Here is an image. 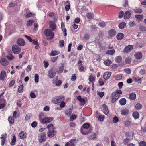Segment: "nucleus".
Here are the masks:
<instances>
[{"mask_svg":"<svg viewBox=\"0 0 146 146\" xmlns=\"http://www.w3.org/2000/svg\"><path fill=\"white\" fill-rule=\"evenodd\" d=\"M47 128L48 129L47 134L48 136L50 137H52L56 134V131L55 130L53 125L52 124L48 125Z\"/></svg>","mask_w":146,"mask_h":146,"instance_id":"nucleus-1","label":"nucleus"},{"mask_svg":"<svg viewBox=\"0 0 146 146\" xmlns=\"http://www.w3.org/2000/svg\"><path fill=\"white\" fill-rule=\"evenodd\" d=\"M64 99V96H60L53 98L52 100V102L53 103L56 104L63 101Z\"/></svg>","mask_w":146,"mask_h":146,"instance_id":"nucleus-2","label":"nucleus"},{"mask_svg":"<svg viewBox=\"0 0 146 146\" xmlns=\"http://www.w3.org/2000/svg\"><path fill=\"white\" fill-rule=\"evenodd\" d=\"M44 34L47 37H49L50 39H52L54 37V34L50 30L46 29L44 31Z\"/></svg>","mask_w":146,"mask_h":146,"instance_id":"nucleus-3","label":"nucleus"},{"mask_svg":"<svg viewBox=\"0 0 146 146\" xmlns=\"http://www.w3.org/2000/svg\"><path fill=\"white\" fill-rule=\"evenodd\" d=\"M12 51L15 54H18L20 52L21 48V47L17 45H15L12 46Z\"/></svg>","mask_w":146,"mask_h":146,"instance_id":"nucleus-4","label":"nucleus"},{"mask_svg":"<svg viewBox=\"0 0 146 146\" xmlns=\"http://www.w3.org/2000/svg\"><path fill=\"white\" fill-rule=\"evenodd\" d=\"M116 93L113 92L111 95V101L112 103L115 102L116 100L120 96L119 95L116 94Z\"/></svg>","mask_w":146,"mask_h":146,"instance_id":"nucleus-5","label":"nucleus"},{"mask_svg":"<svg viewBox=\"0 0 146 146\" xmlns=\"http://www.w3.org/2000/svg\"><path fill=\"white\" fill-rule=\"evenodd\" d=\"M54 68H51L49 70L48 72V76L49 78H52L55 76L56 72Z\"/></svg>","mask_w":146,"mask_h":146,"instance_id":"nucleus-6","label":"nucleus"},{"mask_svg":"<svg viewBox=\"0 0 146 146\" xmlns=\"http://www.w3.org/2000/svg\"><path fill=\"white\" fill-rule=\"evenodd\" d=\"M53 119V118L52 117L43 118L42 119V123H48L52 121Z\"/></svg>","mask_w":146,"mask_h":146,"instance_id":"nucleus-7","label":"nucleus"},{"mask_svg":"<svg viewBox=\"0 0 146 146\" xmlns=\"http://www.w3.org/2000/svg\"><path fill=\"white\" fill-rule=\"evenodd\" d=\"M46 134L44 133H41L39 137V140L40 143H42L45 141Z\"/></svg>","mask_w":146,"mask_h":146,"instance_id":"nucleus-8","label":"nucleus"},{"mask_svg":"<svg viewBox=\"0 0 146 146\" xmlns=\"http://www.w3.org/2000/svg\"><path fill=\"white\" fill-rule=\"evenodd\" d=\"M133 48V46L129 45L126 46L123 50V52L125 53H127L131 51Z\"/></svg>","mask_w":146,"mask_h":146,"instance_id":"nucleus-9","label":"nucleus"},{"mask_svg":"<svg viewBox=\"0 0 146 146\" xmlns=\"http://www.w3.org/2000/svg\"><path fill=\"white\" fill-rule=\"evenodd\" d=\"M101 109L102 111L105 114L107 115L108 114V110L106 105L103 104L101 107Z\"/></svg>","mask_w":146,"mask_h":146,"instance_id":"nucleus-10","label":"nucleus"},{"mask_svg":"<svg viewBox=\"0 0 146 146\" xmlns=\"http://www.w3.org/2000/svg\"><path fill=\"white\" fill-rule=\"evenodd\" d=\"M76 141V139H72L66 143L65 146H74V143Z\"/></svg>","mask_w":146,"mask_h":146,"instance_id":"nucleus-11","label":"nucleus"},{"mask_svg":"<svg viewBox=\"0 0 146 146\" xmlns=\"http://www.w3.org/2000/svg\"><path fill=\"white\" fill-rule=\"evenodd\" d=\"M116 33V31L115 30L113 29H111L108 32L109 38H111L115 35Z\"/></svg>","mask_w":146,"mask_h":146,"instance_id":"nucleus-12","label":"nucleus"},{"mask_svg":"<svg viewBox=\"0 0 146 146\" xmlns=\"http://www.w3.org/2000/svg\"><path fill=\"white\" fill-rule=\"evenodd\" d=\"M111 73L110 72H106L104 73L103 77L104 79L107 80L110 77Z\"/></svg>","mask_w":146,"mask_h":146,"instance_id":"nucleus-13","label":"nucleus"},{"mask_svg":"<svg viewBox=\"0 0 146 146\" xmlns=\"http://www.w3.org/2000/svg\"><path fill=\"white\" fill-rule=\"evenodd\" d=\"M19 139H22L26 138L27 137L26 133L25 132L23 131L20 132L19 134Z\"/></svg>","mask_w":146,"mask_h":146,"instance_id":"nucleus-14","label":"nucleus"},{"mask_svg":"<svg viewBox=\"0 0 146 146\" xmlns=\"http://www.w3.org/2000/svg\"><path fill=\"white\" fill-rule=\"evenodd\" d=\"M6 76V72L3 70L0 74V80H3Z\"/></svg>","mask_w":146,"mask_h":146,"instance_id":"nucleus-15","label":"nucleus"},{"mask_svg":"<svg viewBox=\"0 0 146 146\" xmlns=\"http://www.w3.org/2000/svg\"><path fill=\"white\" fill-rule=\"evenodd\" d=\"M49 22L51 23L49 25V27L52 30H54L56 28V26L54 23L51 21H49Z\"/></svg>","mask_w":146,"mask_h":146,"instance_id":"nucleus-16","label":"nucleus"},{"mask_svg":"<svg viewBox=\"0 0 146 146\" xmlns=\"http://www.w3.org/2000/svg\"><path fill=\"white\" fill-rule=\"evenodd\" d=\"M1 64L3 66H6L8 64L7 60L5 58H1L0 61Z\"/></svg>","mask_w":146,"mask_h":146,"instance_id":"nucleus-17","label":"nucleus"},{"mask_svg":"<svg viewBox=\"0 0 146 146\" xmlns=\"http://www.w3.org/2000/svg\"><path fill=\"white\" fill-rule=\"evenodd\" d=\"M17 43L18 44L21 46L24 45L25 44V42L22 39H19L17 41Z\"/></svg>","mask_w":146,"mask_h":146,"instance_id":"nucleus-18","label":"nucleus"},{"mask_svg":"<svg viewBox=\"0 0 146 146\" xmlns=\"http://www.w3.org/2000/svg\"><path fill=\"white\" fill-rule=\"evenodd\" d=\"M131 15V14L130 11H127L125 13L124 16V18L126 19H128L130 17Z\"/></svg>","mask_w":146,"mask_h":146,"instance_id":"nucleus-19","label":"nucleus"},{"mask_svg":"<svg viewBox=\"0 0 146 146\" xmlns=\"http://www.w3.org/2000/svg\"><path fill=\"white\" fill-rule=\"evenodd\" d=\"M61 27L63 31V32L64 33V36H66L67 35L66 29L65 28V25L64 23H62L61 24Z\"/></svg>","mask_w":146,"mask_h":146,"instance_id":"nucleus-20","label":"nucleus"},{"mask_svg":"<svg viewBox=\"0 0 146 146\" xmlns=\"http://www.w3.org/2000/svg\"><path fill=\"white\" fill-rule=\"evenodd\" d=\"M135 57L136 59H140L142 57V54L140 52H138L135 54Z\"/></svg>","mask_w":146,"mask_h":146,"instance_id":"nucleus-21","label":"nucleus"},{"mask_svg":"<svg viewBox=\"0 0 146 146\" xmlns=\"http://www.w3.org/2000/svg\"><path fill=\"white\" fill-rule=\"evenodd\" d=\"M124 34L122 33H119L117 35V38L119 40H121L123 39L124 37Z\"/></svg>","mask_w":146,"mask_h":146,"instance_id":"nucleus-22","label":"nucleus"},{"mask_svg":"<svg viewBox=\"0 0 146 146\" xmlns=\"http://www.w3.org/2000/svg\"><path fill=\"white\" fill-rule=\"evenodd\" d=\"M86 16L88 19H91L93 18L94 15L92 13H88L86 14Z\"/></svg>","mask_w":146,"mask_h":146,"instance_id":"nucleus-23","label":"nucleus"},{"mask_svg":"<svg viewBox=\"0 0 146 146\" xmlns=\"http://www.w3.org/2000/svg\"><path fill=\"white\" fill-rule=\"evenodd\" d=\"M104 63L106 65L108 66H110L112 63V62L111 60L109 59H108L104 62Z\"/></svg>","mask_w":146,"mask_h":146,"instance_id":"nucleus-24","label":"nucleus"},{"mask_svg":"<svg viewBox=\"0 0 146 146\" xmlns=\"http://www.w3.org/2000/svg\"><path fill=\"white\" fill-rule=\"evenodd\" d=\"M59 54L60 52L58 51L52 50L50 55L52 56H55L58 55Z\"/></svg>","mask_w":146,"mask_h":146,"instance_id":"nucleus-25","label":"nucleus"},{"mask_svg":"<svg viewBox=\"0 0 146 146\" xmlns=\"http://www.w3.org/2000/svg\"><path fill=\"white\" fill-rule=\"evenodd\" d=\"M115 53V51L114 49L108 50L106 52V54L112 55Z\"/></svg>","mask_w":146,"mask_h":146,"instance_id":"nucleus-26","label":"nucleus"},{"mask_svg":"<svg viewBox=\"0 0 146 146\" xmlns=\"http://www.w3.org/2000/svg\"><path fill=\"white\" fill-rule=\"evenodd\" d=\"M119 103L121 105H124L126 104V100L124 98H122L120 100Z\"/></svg>","mask_w":146,"mask_h":146,"instance_id":"nucleus-27","label":"nucleus"},{"mask_svg":"<svg viewBox=\"0 0 146 146\" xmlns=\"http://www.w3.org/2000/svg\"><path fill=\"white\" fill-rule=\"evenodd\" d=\"M133 116L135 119L139 118V113L137 112H135L133 113Z\"/></svg>","mask_w":146,"mask_h":146,"instance_id":"nucleus-28","label":"nucleus"},{"mask_svg":"<svg viewBox=\"0 0 146 146\" xmlns=\"http://www.w3.org/2000/svg\"><path fill=\"white\" fill-rule=\"evenodd\" d=\"M129 97L132 100H135L136 98V95L134 93H132L129 94Z\"/></svg>","mask_w":146,"mask_h":146,"instance_id":"nucleus-29","label":"nucleus"},{"mask_svg":"<svg viewBox=\"0 0 146 146\" xmlns=\"http://www.w3.org/2000/svg\"><path fill=\"white\" fill-rule=\"evenodd\" d=\"M96 133H93V134L90 136H89L88 137V139L90 140H92L96 138Z\"/></svg>","mask_w":146,"mask_h":146,"instance_id":"nucleus-30","label":"nucleus"},{"mask_svg":"<svg viewBox=\"0 0 146 146\" xmlns=\"http://www.w3.org/2000/svg\"><path fill=\"white\" fill-rule=\"evenodd\" d=\"M8 121L11 124H13L14 122V119L11 116L9 117L8 119Z\"/></svg>","mask_w":146,"mask_h":146,"instance_id":"nucleus-31","label":"nucleus"},{"mask_svg":"<svg viewBox=\"0 0 146 146\" xmlns=\"http://www.w3.org/2000/svg\"><path fill=\"white\" fill-rule=\"evenodd\" d=\"M16 141V138L15 135L13 136V138L12 139V141L10 143L11 145L13 146L15 145V143Z\"/></svg>","mask_w":146,"mask_h":146,"instance_id":"nucleus-32","label":"nucleus"},{"mask_svg":"<svg viewBox=\"0 0 146 146\" xmlns=\"http://www.w3.org/2000/svg\"><path fill=\"white\" fill-rule=\"evenodd\" d=\"M142 105L140 103L137 104L135 106L136 109L137 110H141L142 108Z\"/></svg>","mask_w":146,"mask_h":146,"instance_id":"nucleus-33","label":"nucleus"},{"mask_svg":"<svg viewBox=\"0 0 146 146\" xmlns=\"http://www.w3.org/2000/svg\"><path fill=\"white\" fill-rule=\"evenodd\" d=\"M126 25V23L125 22H123L119 24V27L121 29H123L125 27Z\"/></svg>","mask_w":146,"mask_h":146,"instance_id":"nucleus-34","label":"nucleus"},{"mask_svg":"<svg viewBox=\"0 0 146 146\" xmlns=\"http://www.w3.org/2000/svg\"><path fill=\"white\" fill-rule=\"evenodd\" d=\"M115 61L118 63L121 62L122 61V58L120 56H118L117 57L115 58Z\"/></svg>","mask_w":146,"mask_h":146,"instance_id":"nucleus-35","label":"nucleus"},{"mask_svg":"<svg viewBox=\"0 0 146 146\" xmlns=\"http://www.w3.org/2000/svg\"><path fill=\"white\" fill-rule=\"evenodd\" d=\"M77 99L80 102L83 103L84 104L85 103V100L84 98H82L81 96H79L77 97Z\"/></svg>","mask_w":146,"mask_h":146,"instance_id":"nucleus-36","label":"nucleus"},{"mask_svg":"<svg viewBox=\"0 0 146 146\" xmlns=\"http://www.w3.org/2000/svg\"><path fill=\"white\" fill-rule=\"evenodd\" d=\"M77 117V116L75 114H72L70 116V120L71 121H72L75 119Z\"/></svg>","mask_w":146,"mask_h":146,"instance_id":"nucleus-37","label":"nucleus"},{"mask_svg":"<svg viewBox=\"0 0 146 146\" xmlns=\"http://www.w3.org/2000/svg\"><path fill=\"white\" fill-rule=\"evenodd\" d=\"M89 81L91 82L92 83V85H94L93 82L94 81V77H93L92 75H91L90 76V77L89 78Z\"/></svg>","mask_w":146,"mask_h":146,"instance_id":"nucleus-38","label":"nucleus"},{"mask_svg":"<svg viewBox=\"0 0 146 146\" xmlns=\"http://www.w3.org/2000/svg\"><path fill=\"white\" fill-rule=\"evenodd\" d=\"M128 112L129 111L125 109L121 111V113L123 115H126L128 114Z\"/></svg>","mask_w":146,"mask_h":146,"instance_id":"nucleus-39","label":"nucleus"},{"mask_svg":"<svg viewBox=\"0 0 146 146\" xmlns=\"http://www.w3.org/2000/svg\"><path fill=\"white\" fill-rule=\"evenodd\" d=\"M72 111L71 109H68L65 111V114L67 115H70L72 113Z\"/></svg>","mask_w":146,"mask_h":146,"instance_id":"nucleus-40","label":"nucleus"},{"mask_svg":"<svg viewBox=\"0 0 146 146\" xmlns=\"http://www.w3.org/2000/svg\"><path fill=\"white\" fill-rule=\"evenodd\" d=\"M131 61V59L130 58H127L125 60V62L126 64H129L130 63Z\"/></svg>","mask_w":146,"mask_h":146,"instance_id":"nucleus-41","label":"nucleus"},{"mask_svg":"<svg viewBox=\"0 0 146 146\" xmlns=\"http://www.w3.org/2000/svg\"><path fill=\"white\" fill-rule=\"evenodd\" d=\"M134 12L137 13H141L142 12V10L139 8L136 9L134 10Z\"/></svg>","mask_w":146,"mask_h":146,"instance_id":"nucleus-42","label":"nucleus"},{"mask_svg":"<svg viewBox=\"0 0 146 146\" xmlns=\"http://www.w3.org/2000/svg\"><path fill=\"white\" fill-rule=\"evenodd\" d=\"M98 25L100 27L102 28H104L106 26V24L104 22H100L98 23Z\"/></svg>","mask_w":146,"mask_h":146,"instance_id":"nucleus-43","label":"nucleus"},{"mask_svg":"<svg viewBox=\"0 0 146 146\" xmlns=\"http://www.w3.org/2000/svg\"><path fill=\"white\" fill-rule=\"evenodd\" d=\"M23 85H21L19 87L18 90V92L19 93H21L23 92Z\"/></svg>","mask_w":146,"mask_h":146,"instance_id":"nucleus-44","label":"nucleus"},{"mask_svg":"<svg viewBox=\"0 0 146 146\" xmlns=\"http://www.w3.org/2000/svg\"><path fill=\"white\" fill-rule=\"evenodd\" d=\"M34 22V21L33 20H29L27 21V26H30Z\"/></svg>","mask_w":146,"mask_h":146,"instance_id":"nucleus-45","label":"nucleus"},{"mask_svg":"<svg viewBox=\"0 0 146 146\" xmlns=\"http://www.w3.org/2000/svg\"><path fill=\"white\" fill-rule=\"evenodd\" d=\"M31 115L30 113H27L26 114L25 117V119L26 121L29 120L30 119V117H31Z\"/></svg>","mask_w":146,"mask_h":146,"instance_id":"nucleus-46","label":"nucleus"},{"mask_svg":"<svg viewBox=\"0 0 146 146\" xmlns=\"http://www.w3.org/2000/svg\"><path fill=\"white\" fill-rule=\"evenodd\" d=\"M7 58L9 60H11L14 58V57L11 54H9V55L7 56Z\"/></svg>","mask_w":146,"mask_h":146,"instance_id":"nucleus-47","label":"nucleus"},{"mask_svg":"<svg viewBox=\"0 0 146 146\" xmlns=\"http://www.w3.org/2000/svg\"><path fill=\"white\" fill-rule=\"evenodd\" d=\"M64 68V66H62L60 67L59 68V70L57 71V72L58 73H61L63 70Z\"/></svg>","mask_w":146,"mask_h":146,"instance_id":"nucleus-48","label":"nucleus"},{"mask_svg":"<svg viewBox=\"0 0 146 146\" xmlns=\"http://www.w3.org/2000/svg\"><path fill=\"white\" fill-rule=\"evenodd\" d=\"M64 40H61L59 41V44L60 47H63L64 45Z\"/></svg>","mask_w":146,"mask_h":146,"instance_id":"nucleus-49","label":"nucleus"},{"mask_svg":"<svg viewBox=\"0 0 146 146\" xmlns=\"http://www.w3.org/2000/svg\"><path fill=\"white\" fill-rule=\"evenodd\" d=\"M39 76L36 74L35 76V81L37 83L38 82Z\"/></svg>","mask_w":146,"mask_h":146,"instance_id":"nucleus-50","label":"nucleus"},{"mask_svg":"<svg viewBox=\"0 0 146 146\" xmlns=\"http://www.w3.org/2000/svg\"><path fill=\"white\" fill-rule=\"evenodd\" d=\"M31 65H28L26 68L27 72H29L31 70Z\"/></svg>","mask_w":146,"mask_h":146,"instance_id":"nucleus-51","label":"nucleus"},{"mask_svg":"<svg viewBox=\"0 0 146 146\" xmlns=\"http://www.w3.org/2000/svg\"><path fill=\"white\" fill-rule=\"evenodd\" d=\"M129 25L130 27H133L135 25V22L134 21H131L129 23Z\"/></svg>","mask_w":146,"mask_h":146,"instance_id":"nucleus-52","label":"nucleus"},{"mask_svg":"<svg viewBox=\"0 0 146 146\" xmlns=\"http://www.w3.org/2000/svg\"><path fill=\"white\" fill-rule=\"evenodd\" d=\"M34 15H35L34 14L30 12L27 13L26 15V17L27 18H28L32 16L34 17Z\"/></svg>","mask_w":146,"mask_h":146,"instance_id":"nucleus-53","label":"nucleus"},{"mask_svg":"<svg viewBox=\"0 0 146 146\" xmlns=\"http://www.w3.org/2000/svg\"><path fill=\"white\" fill-rule=\"evenodd\" d=\"M82 127L84 128L88 129L90 127V124L88 123H85L83 125Z\"/></svg>","mask_w":146,"mask_h":146,"instance_id":"nucleus-54","label":"nucleus"},{"mask_svg":"<svg viewBox=\"0 0 146 146\" xmlns=\"http://www.w3.org/2000/svg\"><path fill=\"white\" fill-rule=\"evenodd\" d=\"M124 15V12L123 11H121L119 13L118 18H121L123 17Z\"/></svg>","mask_w":146,"mask_h":146,"instance_id":"nucleus-55","label":"nucleus"},{"mask_svg":"<svg viewBox=\"0 0 146 146\" xmlns=\"http://www.w3.org/2000/svg\"><path fill=\"white\" fill-rule=\"evenodd\" d=\"M143 15H135V17L136 18L139 19H142L143 17Z\"/></svg>","mask_w":146,"mask_h":146,"instance_id":"nucleus-56","label":"nucleus"},{"mask_svg":"<svg viewBox=\"0 0 146 146\" xmlns=\"http://www.w3.org/2000/svg\"><path fill=\"white\" fill-rule=\"evenodd\" d=\"M119 121V119L117 116H115L113 119V122L114 123H116Z\"/></svg>","mask_w":146,"mask_h":146,"instance_id":"nucleus-57","label":"nucleus"},{"mask_svg":"<svg viewBox=\"0 0 146 146\" xmlns=\"http://www.w3.org/2000/svg\"><path fill=\"white\" fill-rule=\"evenodd\" d=\"M43 116L42 114H39V115L38 117H39V120L40 121V122L42 123V119L43 118Z\"/></svg>","mask_w":146,"mask_h":146,"instance_id":"nucleus-58","label":"nucleus"},{"mask_svg":"<svg viewBox=\"0 0 146 146\" xmlns=\"http://www.w3.org/2000/svg\"><path fill=\"white\" fill-rule=\"evenodd\" d=\"M129 139H125L123 141L125 145H127L129 142Z\"/></svg>","mask_w":146,"mask_h":146,"instance_id":"nucleus-59","label":"nucleus"},{"mask_svg":"<svg viewBox=\"0 0 146 146\" xmlns=\"http://www.w3.org/2000/svg\"><path fill=\"white\" fill-rule=\"evenodd\" d=\"M7 134L6 133L5 134H3L1 135L0 137L1 139H2L5 140L6 138Z\"/></svg>","mask_w":146,"mask_h":146,"instance_id":"nucleus-60","label":"nucleus"},{"mask_svg":"<svg viewBox=\"0 0 146 146\" xmlns=\"http://www.w3.org/2000/svg\"><path fill=\"white\" fill-rule=\"evenodd\" d=\"M114 93H116V94L117 95H119L122 93L121 91L119 90H117L115 92H113Z\"/></svg>","mask_w":146,"mask_h":146,"instance_id":"nucleus-61","label":"nucleus"},{"mask_svg":"<svg viewBox=\"0 0 146 146\" xmlns=\"http://www.w3.org/2000/svg\"><path fill=\"white\" fill-rule=\"evenodd\" d=\"M139 145L140 146H146V143L144 141H142L140 142Z\"/></svg>","mask_w":146,"mask_h":146,"instance_id":"nucleus-62","label":"nucleus"},{"mask_svg":"<svg viewBox=\"0 0 146 146\" xmlns=\"http://www.w3.org/2000/svg\"><path fill=\"white\" fill-rule=\"evenodd\" d=\"M122 77V76L121 75H118L115 77V79L117 80H119L121 79Z\"/></svg>","mask_w":146,"mask_h":146,"instance_id":"nucleus-63","label":"nucleus"},{"mask_svg":"<svg viewBox=\"0 0 146 146\" xmlns=\"http://www.w3.org/2000/svg\"><path fill=\"white\" fill-rule=\"evenodd\" d=\"M31 126L33 127H35L37 125V123L36 121H34L32 123Z\"/></svg>","mask_w":146,"mask_h":146,"instance_id":"nucleus-64","label":"nucleus"}]
</instances>
